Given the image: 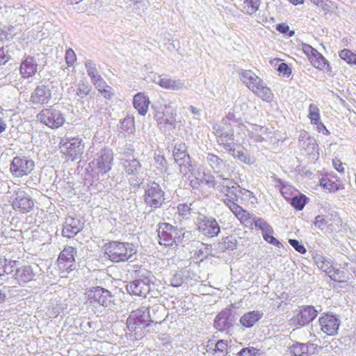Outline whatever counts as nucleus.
I'll use <instances>...</instances> for the list:
<instances>
[{"instance_id": "obj_1", "label": "nucleus", "mask_w": 356, "mask_h": 356, "mask_svg": "<svg viewBox=\"0 0 356 356\" xmlns=\"http://www.w3.org/2000/svg\"><path fill=\"white\" fill-rule=\"evenodd\" d=\"M249 100L244 97H238L234 106L232 112H229L220 123L213 124V133L216 137L217 143L227 151L234 158L245 164H252L254 160L248 155L243 147H238L239 143L238 136L234 135V129L245 130L243 119L250 120L257 112L255 106L250 108Z\"/></svg>"}, {"instance_id": "obj_2", "label": "nucleus", "mask_w": 356, "mask_h": 356, "mask_svg": "<svg viewBox=\"0 0 356 356\" xmlns=\"http://www.w3.org/2000/svg\"><path fill=\"white\" fill-rule=\"evenodd\" d=\"M150 322H153V320L151 318L149 307H142L131 312L127 319V327L129 332L128 334L131 339L142 338L143 330L149 325Z\"/></svg>"}, {"instance_id": "obj_3", "label": "nucleus", "mask_w": 356, "mask_h": 356, "mask_svg": "<svg viewBox=\"0 0 356 356\" xmlns=\"http://www.w3.org/2000/svg\"><path fill=\"white\" fill-rule=\"evenodd\" d=\"M243 83L257 96L270 102L273 98L271 90L264 81L251 70H243L241 73Z\"/></svg>"}, {"instance_id": "obj_4", "label": "nucleus", "mask_w": 356, "mask_h": 356, "mask_svg": "<svg viewBox=\"0 0 356 356\" xmlns=\"http://www.w3.org/2000/svg\"><path fill=\"white\" fill-rule=\"evenodd\" d=\"M137 250L131 243L111 241L106 244L105 252L113 262H121L129 260Z\"/></svg>"}, {"instance_id": "obj_5", "label": "nucleus", "mask_w": 356, "mask_h": 356, "mask_svg": "<svg viewBox=\"0 0 356 356\" xmlns=\"http://www.w3.org/2000/svg\"><path fill=\"white\" fill-rule=\"evenodd\" d=\"M113 153L109 148H103L97 153L94 159L89 163V168L93 172L94 180L99 179V174L104 175L109 172L113 165Z\"/></svg>"}, {"instance_id": "obj_6", "label": "nucleus", "mask_w": 356, "mask_h": 356, "mask_svg": "<svg viewBox=\"0 0 356 356\" xmlns=\"http://www.w3.org/2000/svg\"><path fill=\"white\" fill-rule=\"evenodd\" d=\"M157 232L159 243L165 246L178 244L181 241V236L184 237L185 234L182 229H178L166 222L159 223Z\"/></svg>"}, {"instance_id": "obj_7", "label": "nucleus", "mask_w": 356, "mask_h": 356, "mask_svg": "<svg viewBox=\"0 0 356 356\" xmlns=\"http://www.w3.org/2000/svg\"><path fill=\"white\" fill-rule=\"evenodd\" d=\"M220 181L218 187L220 191L224 193L223 202L229 209L232 208V204L238 205L236 202L238 200V192L240 191L239 185L233 179L218 175Z\"/></svg>"}, {"instance_id": "obj_8", "label": "nucleus", "mask_w": 356, "mask_h": 356, "mask_svg": "<svg viewBox=\"0 0 356 356\" xmlns=\"http://www.w3.org/2000/svg\"><path fill=\"white\" fill-rule=\"evenodd\" d=\"M143 200L152 209L161 208L165 202V192L159 184L151 181L145 188Z\"/></svg>"}, {"instance_id": "obj_9", "label": "nucleus", "mask_w": 356, "mask_h": 356, "mask_svg": "<svg viewBox=\"0 0 356 356\" xmlns=\"http://www.w3.org/2000/svg\"><path fill=\"white\" fill-rule=\"evenodd\" d=\"M59 147L68 160L74 161L83 152L84 145L78 137H64L60 139Z\"/></svg>"}, {"instance_id": "obj_10", "label": "nucleus", "mask_w": 356, "mask_h": 356, "mask_svg": "<svg viewBox=\"0 0 356 356\" xmlns=\"http://www.w3.org/2000/svg\"><path fill=\"white\" fill-rule=\"evenodd\" d=\"M37 119L41 123L51 129H58L63 126L65 122L63 113L54 106L42 109L37 115Z\"/></svg>"}, {"instance_id": "obj_11", "label": "nucleus", "mask_w": 356, "mask_h": 356, "mask_svg": "<svg viewBox=\"0 0 356 356\" xmlns=\"http://www.w3.org/2000/svg\"><path fill=\"white\" fill-rule=\"evenodd\" d=\"M35 168L34 161L29 157L22 156H15L10 165V172L16 178L29 175Z\"/></svg>"}, {"instance_id": "obj_12", "label": "nucleus", "mask_w": 356, "mask_h": 356, "mask_svg": "<svg viewBox=\"0 0 356 356\" xmlns=\"http://www.w3.org/2000/svg\"><path fill=\"white\" fill-rule=\"evenodd\" d=\"M176 110L170 106L165 105V111H156L154 118L157 122L159 129L166 131L172 130L176 127Z\"/></svg>"}, {"instance_id": "obj_13", "label": "nucleus", "mask_w": 356, "mask_h": 356, "mask_svg": "<svg viewBox=\"0 0 356 356\" xmlns=\"http://www.w3.org/2000/svg\"><path fill=\"white\" fill-rule=\"evenodd\" d=\"M173 156L175 163L179 167V172L186 175L191 171L192 165L191 164L190 156L187 152V147L184 143H177L173 149Z\"/></svg>"}, {"instance_id": "obj_14", "label": "nucleus", "mask_w": 356, "mask_h": 356, "mask_svg": "<svg viewBox=\"0 0 356 356\" xmlns=\"http://www.w3.org/2000/svg\"><path fill=\"white\" fill-rule=\"evenodd\" d=\"M197 227L200 232L207 237L216 236L220 232L218 222L211 216H202L199 217Z\"/></svg>"}, {"instance_id": "obj_15", "label": "nucleus", "mask_w": 356, "mask_h": 356, "mask_svg": "<svg viewBox=\"0 0 356 356\" xmlns=\"http://www.w3.org/2000/svg\"><path fill=\"white\" fill-rule=\"evenodd\" d=\"M88 300L90 303H97L104 307H107L112 302L111 293L100 286L93 287L86 292Z\"/></svg>"}, {"instance_id": "obj_16", "label": "nucleus", "mask_w": 356, "mask_h": 356, "mask_svg": "<svg viewBox=\"0 0 356 356\" xmlns=\"http://www.w3.org/2000/svg\"><path fill=\"white\" fill-rule=\"evenodd\" d=\"M77 250L72 246L65 247L59 254L58 258V266L60 270L72 271L75 267L74 256Z\"/></svg>"}, {"instance_id": "obj_17", "label": "nucleus", "mask_w": 356, "mask_h": 356, "mask_svg": "<svg viewBox=\"0 0 356 356\" xmlns=\"http://www.w3.org/2000/svg\"><path fill=\"white\" fill-rule=\"evenodd\" d=\"M52 83L37 86L31 93L30 102L33 104H47L51 99Z\"/></svg>"}, {"instance_id": "obj_18", "label": "nucleus", "mask_w": 356, "mask_h": 356, "mask_svg": "<svg viewBox=\"0 0 356 356\" xmlns=\"http://www.w3.org/2000/svg\"><path fill=\"white\" fill-rule=\"evenodd\" d=\"M321 330L327 335L333 336L337 333L340 320L332 314H325L318 319Z\"/></svg>"}, {"instance_id": "obj_19", "label": "nucleus", "mask_w": 356, "mask_h": 356, "mask_svg": "<svg viewBox=\"0 0 356 356\" xmlns=\"http://www.w3.org/2000/svg\"><path fill=\"white\" fill-rule=\"evenodd\" d=\"M318 311L314 307H303L297 315L291 319L292 324L300 327L304 326L312 321L316 317Z\"/></svg>"}, {"instance_id": "obj_20", "label": "nucleus", "mask_w": 356, "mask_h": 356, "mask_svg": "<svg viewBox=\"0 0 356 356\" xmlns=\"http://www.w3.org/2000/svg\"><path fill=\"white\" fill-rule=\"evenodd\" d=\"M150 289V280L148 277H145L144 280H135L127 286V290L130 294L138 296L145 297Z\"/></svg>"}, {"instance_id": "obj_21", "label": "nucleus", "mask_w": 356, "mask_h": 356, "mask_svg": "<svg viewBox=\"0 0 356 356\" xmlns=\"http://www.w3.org/2000/svg\"><path fill=\"white\" fill-rule=\"evenodd\" d=\"M83 229V223L76 218L68 216L65 218L62 230L64 237L73 238Z\"/></svg>"}, {"instance_id": "obj_22", "label": "nucleus", "mask_w": 356, "mask_h": 356, "mask_svg": "<svg viewBox=\"0 0 356 356\" xmlns=\"http://www.w3.org/2000/svg\"><path fill=\"white\" fill-rule=\"evenodd\" d=\"M251 126L252 129L248 130V134L252 142L264 143L268 141L271 138V132L268 127L257 124H252Z\"/></svg>"}, {"instance_id": "obj_23", "label": "nucleus", "mask_w": 356, "mask_h": 356, "mask_svg": "<svg viewBox=\"0 0 356 356\" xmlns=\"http://www.w3.org/2000/svg\"><path fill=\"white\" fill-rule=\"evenodd\" d=\"M34 203L31 197L24 191H19L13 202V207L23 213L29 212L33 207Z\"/></svg>"}, {"instance_id": "obj_24", "label": "nucleus", "mask_w": 356, "mask_h": 356, "mask_svg": "<svg viewBox=\"0 0 356 356\" xmlns=\"http://www.w3.org/2000/svg\"><path fill=\"white\" fill-rule=\"evenodd\" d=\"M206 159L214 172L219 174V175L224 177L223 174L229 171V165L217 155L209 153Z\"/></svg>"}, {"instance_id": "obj_25", "label": "nucleus", "mask_w": 356, "mask_h": 356, "mask_svg": "<svg viewBox=\"0 0 356 356\" xmlns=\"http://www.w3.org/2000/svg\"><path fill=\"white\" fill-rule=\"evenodd\" d=\"M232 323V312L229 309H225L216 316L213 325L217 330L223 331L230 327Z\"/></svg>"}, {"instance_id": "obj_26", "label": "nucleus", "mask_w": 356, "mask_h": 356, "mask_svg": "<svg viewBox=\"0 0 356 356\" xmlns=\"http://www.w3.org/2000/svg\"><path fill=\"white\" fill-rule=\"evenodd\" d=\"M154 82L161 87L172 90H179L184 87V81L181 79H172L168 76H157L154 77Z\"/></svg>"}, {"instance_id": "obj_27", "label": "nucleus", "mask_w": 356, "mask_h": 356, "mask_svg": "<svg viewBox=\"0 0 356 356\" xmlns=\"http://www.w3.org/2000/svg\"><path fill=\"white\" fill-rule=\"evenodd\" d=\"M38 70V63L33 56H26L22 62L19 71L23 78L33 76Z\"/></svg>"}, {"instance_id": "obj_28", "label": "nucleus", "mask_w": 356, "mask_h": 356, "mask_svg": "<svg viewBox=\"0 0 356 356\" xmlns=\"http://www.w3.org/2000/svg\"><path fill=\"white\" fill-rule=\"evenodd\" d=\"M14 276L17 282L21 285L33 280L35 273L31 266H24L16 269Z\"/></svg>"}, {"instance_id": "obj_29", "label": "nucleus", "mask_w": 356, "mask_h": 356, "mask_svg": "<svg viewBox=\"0 0 356 356\" xmlns=\"http://www.w3.org/2000/svg\"><path fill=\"white\" fill-rule=\"evenodd\" d=\"M230 210L244 226L247 227H252L254 218L252 214L244 210L239 205L232 204V208Z\"/></svg>"}, {"instance_id": "obj_30", "label": "nucleus", "mask_w": 356, "mask_h": 356, "mask_svg": "<svg viewBox=\"0 0 356 356\" xmlns=\"http://www.w3.org/2000/svg\"><path fill=\"white\" fill-rule=\"evenodd\" d=\"M149 103V97L143 92L137 93L133 99L134 107L141 115H145L147 113Z\"/></svg>"}, {"instance_id": "obj_31", "label": "nucleus", "mask_w": 356, "mask_h": 356, "mask_svg": "<svg viewBox=\"0 0 356 356\" xmlns=\"http://www.w3.org/2000/svg\"><path fill=\"white\" fill-rule=\"evenodd\" d=\"M299 145L301 148L304 149L308 154H313L318 150V144L316 143L315 139L308 136L306 132L300 135Z\"/></svg>"}, {"instance_id": "obj_32", "label": "nucleus", "mask_w": 356, "mask_h": 356, "mask_svg": "<svg viewBox=\"0 0 356 356\" xmlns=\"http://www.w3.org/2000/svg\"><path fill=\"white\" fill-rule=\"evenodd\" d=\"M218 181L215 180V178L211 175L205 173L198 174L194 179L191 181V186L195 188H198L197 185L204 184L209 188H215Z\"/></svg>"}, {"instance_id": "obj_33", "label": "nucleus", "mask_w": 356, "mask_h": 356, "mask_svg": "<svg viewBox=\"0 0 356 356\" xmlns=\"http://www.w3.org/2000/svg\"><path fill=\"white\" fill-rule=\"evenodd\" d=\"M263 315V312L258 310L249 312L243 315L240 322L243 326L251 327L262 318Z\"/></svg>"}, {"instance_id": "obj_34", "label": "nucleus", "mask_w": 356, "mask_h": 356, "mask_svg": "<svg viewBox=\"0 0 356 356\" xmlns=\"http://www.w3.org/2000/svg\"><path fill=\"white\" fill-rule=\"evenodd\" d=\"M315 346L314 343H296L290 347L291 353L295 356H302L306 354H312L314 352Z\"/></svg>"}, {"instance_id": "obj_35", "label": "nucleus", "mask_w": 356, "mask_h": 356, "mask_svg": "<svg viewBox=\"0 0 356 356\" xmlns=\"http://www.w3.org/2000/svg\"><path fill=\"white\" fill-rule=\"evenodd\" d=\"M121 161L124 169L128 175H138L140 173L141 170V164L137 159L122 158Z\"/></svg>"}, {"instance_id": "obj_36", "label": "nucleus", "mask_w": 356, "mask_h": 356, "mask_svg": "<svg viewBox=\"0 0 356 356\" xmlns=\"http://www.w3.org/2000/svg\"><path fill=\"white\" fill-rule=\"evenodd\" d=\"M309 60L314 67L319 69L320 70L327 72L331 71V67L328 61L318 51Z\"/></svg>"}, {"instance_id": "obj_37", "label": "nucleus", "mask_w": 356, "mask_h": 356, "mask_svg": "<svg viewBox=\"0 0 356 356\" xmlns=\"http://www.w3.org/2000/svg\"><path fill=\"white\" fill-rule=\"evenodd\" d=\"M236 248V240L232 236L223 238L216 245V249L220 252H225L226 250H233Z\"/></svg>"}, {"instance_id": "obj_38", "label": "nucleus", "mask_w": 356, "mask_h": 356, "mask_svg": "<svg viewBox=\"0 0 356 356\" xmlns=\"http://www.w3.org/2000/svg\"><path fill=\"white\" fill-rule=\"evenodd\" d=\"M340 184L337 180L334 181L328 177H323L320 179V186L329 193L335 192L339 189Z\"/></svg>"}, {"instance_id": "obj_39", "label": "nucleus", "mask_w": 356, "mask_h": 356, "mask_svg": "<svg viewBox=\"0 0 356 356\" xmlns=\"http://www.w3.org/2000/svg\"><path fill=\"white\" fill-rule=\"evenodd\" d=\"M17 264L16 261H8L6 259L0 258V277L5 274H10Z\"/></svg>"}, {"instance_id": "obj_40", "label": "nucleus", "mask_w": 356, "mask_h": 356, "mask_svg": "<svg viewBox=\"0 0 356 356\" xmlns=\"http://www.w3.org/2000/svg\"><path fill=\"white\" fill-rule=\"evenodd\" d=\"M188 273L186 270L176 272L170 279V284L174 287L180 286L188 278Z\"/></svg>"}, {"instance_id": "obj_41", "label": "nucleus", "mask_w": 356, "mask_h": 356, "mask_svg": "<svg viewBox=\"0 0 356 356\" xmlns=\"http://www.w3.org/2000/svg\"><path fill=\"white\" fill-rule=\"evenodd\" d=\"M327 275L331 280L338 282H344L347 279L346 274L343 270L333 266L330 269V273H328Z\"/></svg>"}, {"instance_id": "obj_42", "label": "nucleus", "mask_w": 356, "mask_h": 356, "mask_svg": "<svg viewBox=\"0 0 356 356\" xmlns=\"http://www.w3.org/2000/svg\"><path fill=\"white\" fill-rule=\"evenodd\" d=\"M314 259L318 268L321 269L326 274L330 273V269H332V266H333L330 261L320 255L316 256Z\"/></svg>"}, {"instance_id": "obj_43", "label": "nucleus", "mask_w": 356, "mask_h": 356, "mask_svg": "<svg viewBox=\"0 0 356 356\" xmlns=\"http://www.w3.org/2000/svg\"><path fill=\"white\" fill-rule=\"evenodd\" d=\"M273 229L270 226L265 232H262L263 238L266 242L269 243L270 244L275 245L277 248H280L281 246H282V245L277 238H275L273 236Z\"/></svg>"}, {"instance_id": "obj_44", "label": "nucleus", "mask_w": 356, "mask_h": 356, "mask_svg": "<svg viewBox=\"0 0 356 356\" xmlns=\"http://www.w3.org/2000/svg\"><path fill=\"white\" fill-rule=\"evenodd\" d=\"M85 67L86 68L88 76L90 77L91 81L101 76L96 67V64L91 60H87L85 62Z\"/></svg>"}, {"instance_id": "obj_45", "label": "nucleus", "mask_w": 356, "mask_h": 356, "mask_svg": "<svg viewBox=\"0 0 356 356\" xmlns=\"http://www.w3.org/2000/svg\"><path fill=\"white\" fill-rule=\"evenodd\" d=\"M244 4L247 13L252 15L258 10L261 4V0H245Z\"/></svg>"}, {"instance_id": "obj_46", "label": "nucleus", "mask_w": 356, "mask_h": 356, "mask_svg": "<svg viewBox=\"0 0 356 356\" xmlns=\"http://www.w3.org/2000/svg\"><path fill=\"white\" fill-rule=\"evenodd\" d=\"M309 118L312 124H317L320 121L319 109L315 104H310L309 107Z\"/></svg>"}, {"instance_id": "obj_47", "label": "nucleus", "mask_w": 356, "mask_h": 356, "mask_svg": "<svg viewBox=\"0 0 356 356\" xmlns=\"http://www.w3.org/2000/svg\"><path fill=\"white\" fill-rule=\"evenodd\" d=\"M291 204L297 210H302L306 204V197L304 195L295 196L291 199Z\"/></svg>"}, {"instance_id": "obj_48", "label": "nucleus", "mask_w": 356, "mask_h": 356, "mask_svg": "<svg viewBox=\"0 0 356 356\" xmlns=\"http://www.w3.org/2000/svg\"><path fill=\"white\" fill-rule=\"evenodd\" d=\"M354 55L350 50L344 49L339 52V57L348 64H353L354 62Z\"/></svg>"}, {"instance_id": "obj_49", "label": "nucleus", "mask_w": 356, "mask_h": 356, "mask_svg": "<svg viewBox=\"0 0 356 356\" xmlns=\"http://www.w3.org/2000/svg\"><path fill=\"white\" fill-rule=\"evenodd\" d=\"M120 129L124 131H132L134 128V119L131 118H124L120 124Z\"/></svg>"}, {"instance_id": "obj_50", "label": "nucleus", "mask_w": 356, "mask_h": 356, "mask_svg": "<svg viewBox=\"0 0 356 356\" xmlns=\"http://www.w3.org/2000/svg\"><path fill=\"white\" fill-rule=\"evenodd\" d=\"M90 86H89L87 84H79L78 88L76 89V95L81 99L84 98L88 95V93L90 91Z\"/></svg>"}, {"instance_id": "obj_51", "label": "nucleus", "mask_w": 356, "mask_h": 356, "mask_svg": "<svg viewBox=\"0 0 356 356\" xmlns=\"http://www.w3.org/2000/svg\"><path fill=\"white\" fill-rule=\"evenodd\" d=\"M253 224L255 227L259 229L261 232H265L270 225L266 220L261 218H254Z\"/></svg>"}, {"instance_id": "obj_52", "label": "nucleus", "mask_w": 356, "mask_h": 356, "mask_svg": "<svg viewBox=\"0 0 356 356\" xmlns=\"http://www.w3.org/2000/svg\"><path fill=\"white\" fill-rule=\"evenodd\" d=\"M228 343L227 341L225 340H219L216 343V352H219L222 353L223 355H227L228 353Z\"/></svg>"}, {"instance_id": "obj_53", "label": "nucleus", "mask_w": 356, "mask_h": 356, "mask_svg": "<svg viewBox=\"0 0 356 356\" xmlns=\"http://www.w3.org/2000/svg\"><path fill=\"white\" fill-rule=\"evenodd\" d=\"M10 56L8 54V47L0 48V65H5L10 59Z\"/></svg>"}, {"instance_id": "obj_54", "label": "nucleus", "mask_w": 356, "mask_h": 356, "mask_svg": "<svg viewBox=\"0 0 356 356\" xmlns=\"http://www.w3.org/2000/svg\"><path fill=\"white\" fill-rule=\"evenodd\" d=\"M258 353V350L254 347H248L241 349L238 353V356H257Z\"/></svg>"}, {"instance_id": "obj_55", "label": "nucleus", "mask_w": 356, "mask_h": 356, "mask_svg": "<svg viewBox=\"0 0 356 356\" xmlns=\"http://www.w3.org/2000/svg\"><path fill=\"white\" fill-rule=\"evenodd\" d=\"M76 59V54L72 49L69 48L65 52V61L68 66H72Z\"/></svg>"}, {"instance_id": "obj_56", "label": "nucleus", "mask_w": 356, "mask_h": 356, "mask_svg": "<svg viewBox=\"0 0 356 356\" xmlns=\"http://www.w3.org/2000/svg\"><path fill=\"white\" fill-rule=\"evenodd\" d=\"M156 168L160 171H163L166 169L167 161L163 156L157 155L154 157Z\"/></svg>"}, {"instance_id": "obj_57", "label": "nucleus", "mask_w": 356, "mask_h": 356, "mask_svg": "<svg viewBox=\"0 0 356 356\" xmlns=\"http://www.w3.org/2000/svg\"><path fill=\"white\" fill-rule=\"evenodd\" d=\"M302 49L303 52L307 56L309 60L318 52L316 49H315L311 45L307 44H302Z\"/></svg>"}, {"instance_id": "obj_58", "label": "nucleus", "mask_w": 356, "mask_h": 356, "mask_svg": "<svg viewBox=\"0 0 356 356\" xmlns=\"http://www.w3.org/2000/svg\"><path fill=\"white\" fill-rule=\"evenodd\" d=\"M289 243L298 252H300L301 254H304V253L306 252L305 248L298 240H296V239H289Z\"/></svg>"}, {"instance_id": "obj_59", "label": "nucleus", "mask_w": 356, "mask_h": 356, "mask_svg": "<svg viewBox=\"0 0 356 356\" xmlns=\"http://www.w3.org/2000/svg\"><path fill=\"white\" fill-rule=\"evenodd\" d=\"M92 82L95 86L97 90L99 92L102 90L104 89V88H106L108 85L105 82V81L102 78L101 76L99 77L96 78L95 79L92 80Z\"/></svg>"}, {"instance_id": "obj_60", "label": "nucleus", "mask_w": 356, "mask_h": 356, "mask_svg": "<svg viewBox=\"0 0 356 356\" xmlns=\"http://www.w3.org/2000/svg\"><path fill=\"white\" fill-rule=\"evenodd\" d=\"M14 29V27H9L8 28V31L6 30H2L0 33V38L1 40H10L13 38V31Z\"/></svg>"}, {"instance_id": "obj_61", "label": "nucleus", "mask_w": 356, "mask_h": 356, "mask_svg": "<svg viewBox=\"0 0 356 356\" xmlns=\"http://www.w3.org/2000/svg\"><path fill=\"white\" fill-rule=\"evenodd\" d=\"M99 92L105 99H111L112 97L114 95L113 90L109 86H106V88H104V89L99 91Z\"/></svg>"}, {"instance_id": "obj_62", "label": "nucleus", "mask_w": 356, "mask_h": 356, "mask_svg": "<svg viewBox=\"0 0 356 356\" xmlns=\"http://www.w3.org/2000/svg\"><path fill=\"white\" fill-rule=\"evenodd\" d=\"M314 223L316 227H318V229H323L325 227V226L326 225L327 222L323 216L318 215L315 218V220H314Z\"/></svg>"}, {"instance_id": "obj_63", "label": "nucleus", "mask_w": 356, "mask_h": 356, "mask_svg": "<svg viewBox=\"0 0 356 356\" xmlns=\"http://www.w3.org/2000/svg\"><path fill=\"white\" fill-rule=\"evenodd\" d=\"M277 70L283 74L284 75H286L287 76H289L291 73V68L288 66L287 64L284 63H281L278 67H277Z\"/></svg>"}, {"instance_id": "obj_64", "label": "nucleus", "mask_w": 356, "mask_h": 356, "mask_svg": "<svg viewBox=\"0 0 356 356\" xmlns=\"http://www.w3.org/2000/svg\"><path fill=\"white\" fill-rule=\"evenodd\" d=\"M177 210L179 214L186 216L190 213V207L186 204H180L177 207Z\"/></svg>"}]
</instances>
